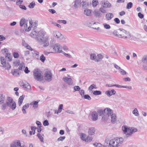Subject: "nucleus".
Instances as JSON below:
<instances>
[{
    "mask_svg": "<svg viewBox=\"0 0 147 147\" xmlns=\"http://www.w3.org/2000/svg\"><path fill=\"white\" fill-rule=\"evenodd\" d=\"M111 6V4L108 1L105 2L104 3L103 7H110Z\"/></svg>",
    "mask_w": 147,
    "mask_h": 147,
    "instance_id": "nucleus-30",
    "label": "nucleus"
},
{
    "mask_svg": "<svg viewBox=\"0 0 147 147\" xmlns=\"http://www.w3.org/2000/svg\"><path fill=\"white\" fill-rule=\"evenodd\" d=\"M86 140H85V141L86 142H91L92 140V137L88 136L87 137Z\"/></svg>",
    "mask_w": 147,
    "mask_h": 147,
    "instance_id": "nucleus-47",
    "label": "nucleus"
},
{
    "mask_svg": "<svg viewBox=\"0 0 147 147\" xmlns=\"http://www.w3.org/2000/svg\"><path fill=\"white\" fill-rule=\"evenodd\" d=\"M11 55L9 53H6L5 55V57L7 60L8 61H10L11 60Z\"/></svg>",
    "mask_w": 147,
    "mask_h": 147,
    "instance_id": "nucleus-33",
    "label": "nucleus"
},
{
    "mask_svg": "<svg viewBox=\"0 0 147 147\" xmlns=\"http://www.w3.org/2000/svg\"><path fill=\"white\" fill-rule=\"evenodd\" d=\"M0 66L2 67H5V69L9 70L11 68V66L8 62H6V60L5 57H0Z\"/></svg>",
    "mask_w": 147,
    "mask_h": 147,
    "instance_id": "nucleus-8",
    "label": "nucleus"
},
{
    "mask_svg": "<svg viewBox=\"0 0 147 147\" xmlns=\"http://www.w3.org/2000/svg\"><path fill=\"white\" fill-rule=\"evenodd\" d=\"M142 61L144 63H147V55H144L143 57Z\"/></svg>",
    "mask_w": 147,
    "mask_h": 147,
    "instance_id": "nucleus-37",
    "label": "nucleus"
},
{
    "mask_svg": "<svg viewBox=\"0 0 147 147\" xmlns=\"http://www.w3.org/2000/svg\"><path fill=\"white\" fill-rule=\"evenodd\" d=\"M25 20L24 18H22L20 22V25L21 26H23V25L24 24L25 22Z\"/></svg>",
    "mask_w": 147,
    "mask_h": 147,
    "instance_id": "nucleus-38",
    "label": "nucleus"
},
{
    "mask_svg": "<svg viewBox=\"0 0 147 147\" xmlns=\"http://www.w3.org/2000/svg\"><path fill=\"white\" fill-rule=\"evenodd\" d=\"M46 34V32L43 31L36 32L34 30L32 31L30 35L32 37L35 38L38 43L42 44L47 42L49 40V37L47 36H45Z\"/></svg>",
    "mask_w": 147,
    "mask_h": 147,
    "instance_id": "nucleus-1",
    "label": "nucleus"
},
{
    "mask_svg": "<svg viewBox=\"0 0 147 147\" xmlns=\"http://www.w3.org/2000/svg\"><path fill=\"white\" fill-rule=\"evenodd\" d=\"M103 56L100 54H98L96 56V59L95 60V62H98L100 61L103 58Z\"/></svg>",
    "mask_w": 147,
    "mask_h": 147,
    "instance_id": "nucleus-21",
    "label": "nucleus"
},
{
    "mask_svg": "<svg viewBox=\"0 0 147 147\" xmlns=\"http://www.w3.org/2000/svg\"><path fill=\"white\" fill-rule=\"evenodd\" d=\"M63 104H60L59 106L58 110L53 109V111L54 113V114H58L60 113L63 109Z\"/></svg>",
    "mask_w": 147,
    "mask_h": 147,
    "instance_id": "nucleus-16",
    "label": "nucleus"
},
{
    "mask_svg": "<svg viewBox=\"0 0 147 147\" xmlns=\"http://www.w3.org/2000/svg\"><path fill=\"white\" fill-rule=\"evenodd\" d=\"M65 56L69 58H71V55L69 54H67L64 52L62 51V53Z\"/></svg>",
    "mask_w": 147,
    "mask_h": 147,
    "instance_id": "nucleus-56",
    "label": "nucleus"
},
{
    "mask_svg": "<svg viewBox=\"0 0 147 147\" xmlns=\"http://www.w3.org/2000/svg\"><path fill=\"white\" fill-rule=\"evenodd\" d=\"M123 141V138H116L110 140L108 138H106L105 140V147H117L119 146Z\"/></svg>",
    "mask_w": 147,
    "mask_h": 147,
    "instance_id": "nucleus-3",
    "label": "nucleus"
},
{
    "mask_svg": "<svg viewBox=\"0 0 147 147\" xmlns=\"http://www.w3.org/2000/svg\"><path fill=\"white\" fill-rule=\"evenodd\" d=\"M81 1L79 0H76L75 1L74 7L76 8L78 7L80 4Z\"/></svg>",
    "mask_w": 147,
    "mask_h": 147,
    "instance_id": "nucleus-28",
    "label": "nucleus"
},
{
    "mask_svg": "<svg viewBox=\"0 0 147 147\" xmlns=\"http://www.w3.org/2000/svg\"><path fill=\"white\" fill-rule=\"evenodd\" d=\"M104 7H101L100 9V11L103 13H106V11L103 8Z\"/></svg>",
    "mask_w": 147,
    "mask_h": 147,
    "instance_id": "nucleus-57",
    "label": "nucleus"
},
{
    "mask_svg": "<svg viewBox=\"0 0 147 147\" xmlns=\"http://www.w3.org/2000/svg\"><path fill=\"white\" fill-rule=\"evenodd\" d=\"M133 6V3L131 2H129L127 5L126 7L128 9H130Z\"/></svg>",
    "mask_w": 147,
    "mask_h": 147,
    "instance_id": "nucleus-42",
    "label": "nucleus"
},
{
    "mask_svg": "<svg viewBox=\"0 0 147 147\" xmlns=\"http://www.w3.org/2000/svg\"><path fill=\"white\" fill-rule=\"evenodd\" d=\"M95 131V130L94 128L92 127L89 129L88 133L89 134L92 135L94 134Z\"/></svg>",
    "mask_w": 147,
    "mask_h": 147,
    "instance_id": "nucleus-25",
    "label": "nucleus"
},
{
    "mask_svg": "<svg viewBox=\"0 0 147 147\" xmlns=\"http://www.w3.org/2000/svg\"><path fill=\"white\" fill-rule=\"evenodd\" d=\"M57 22L59 23H60V22H61L63 24H65L67 23L66 21L64 20H59Z\"/></svg>",
    "mask_w": 147,
    "mask_h": 147,
    "instance_id": "nucleus-55",
    "label": "nucleus"
},
{
    "mask_svg": "<svg viewBox=\"0 0 147 147\" xmlns=\"http://www.w3.org/2000/svg\"><path fill=\"white\" fill-rule=\"evenodd\" d=\"M38 102L37 101H34L31 102L30 103V105H33V107L34 108H37L38 107Z\"/></svg>",
    "mask_w": 147,
    "mask_h": 147,
    "instance_id": "nucleus-23",
    "label": "nucleus"
},
{
    "mask_svg": "<svg viewBox=\"0 0 147 147\" xmlns=\"http://www.w3.org/2000/svg\"><path fill=\"white\" fill-rule=\"evenodd\" d=\"M23 0H17L16 4L17 5H19L22 3Z\"/></svg>",
    "mask_w": 147,
    "mask_h": 147,
    "instance_id": "nucleus-58",
    "label": "nucleus"
},
{
    "mask_svg": "<svg viewBox=\"0 0 147 147\" xmlns=\"http://www.w3.org/2000/svg\"><path fill=\"white\" fill-rule=\"evenodd\" d=\"M84 97L85 99H88L89 100H90L91 99L90 97L88 94L84 95Z\"/></svg>",
    "mask_w": 147,
    "mask_h": 147,
    "instance_id": "nucleus-50",
    "label": "nucleus"
},
{
    "mask_svg": "<svg viewBox=\"0 0 147 147\" xmlns=\"http://www.w3.org/2000/svg\"><path fill=\"white\" fill-rule=\"evenodd\" d=\"M13 57L15 58H18L19 57V55L17 53L14 52L13 53Z\"/></svg>",
    "mask_w": 147,
    "mask_h": 147,
    "instance_id": "nucleus-62",
    "label": "nucleus"
},
{
    "mask_svg": "<svg viewBox=\"0 0 147 147\" xmlns=\"http://www.w3.org/2000/svg\"><path fill=\"white\" fill-rule=\"evenodd\" d=\"M24 96L23 95L21 96L18 99V104L19 106H20L22 105L24 100Z\"/></svg>",
    "mask_w": 147,
    "mask_h": 147,
    "instance_id": "nucleus-20",
    "label": "nucleus"
},
{
    "mask_svg": "<svg viewBox=\"0 0 147 147\" xmlns=\"http://www.w3.org/2000/svg\"><path fill=\"white\" fill-rule=\"evenodd\" d=\"M53 36L59 40H62L64 38V36L59 32L57 31H55L53 32Z\"/></svg>",
    "mask_w": 147,
    "mask_h": 147,
    "instance_id": "nucleus-12",
    "label": "nucleus"
},
{
    "mask_svg": "<svg viewBox=\"0 0 147 147\" xmlns=\"http://www.w3.org/2000/svg\"><path fill=\"white\" fill-rule=\"evenodd\" d=\"M87 137L86 135L85 134L82 133L80 135V138L81 139L85 141L86 140V138Z\"/></svg>",
    "mask_w": 147,
    "mask_h": 147,
    "instance_id": "nucleus-35",
    "label": "nucleus"
},
{
    "mask_svg": "<svg viewBox=\"0 0 147 147\" xmlns=\"http://www.w3.org/2000/svg\"><path fill=\"white\" fill-rule=\"evenodd\" d=\"M11 144H13L17 146H21V143L20 140H16Z\"/></svg>",
    "mask_w": 147,
    "mask_h": 147,
    "instance_id": "nucleus-29",
    "label": "nucleus"
},
{
    "mask_svg": "<svg viewBox=\"0 0 147 147\" xmlns=\"http://www.w3.org/2000/svg\"><path fill=\"white\" fill-rule=\"evenodd\" d=\"M53 112H54L53 111V110L51 109L48 113H46V115L48 118H49L53 116L52 114Z\"/></svg>",
    "mask_w": 147,
    "mask_h": 147,
    "instance_id": "nucleus-26",
    "label": "nucleus"
},
{
    "mask_svg": "<svg viewBox=\"0 0 147 147\" xmlns=\"http://www.w3.org/2000/svg\"><path fill=\"white\" fill-rule=\"evenodd\" d=\"M123 80L125 82H130L131 81V79L129 78H123Z\"/></svg>",
    "mask_w": 147,
    "mask_h": 147,
    "instance_id": "nucleus-59",
    "label": "nucleus"
},
{
    "mask_svg": "<svg viewBox=\"0 0 147 147\" xmlns=\"http://www.w3.org/2000/svg\"><path fill=\"white\" fill-rule=\"evenodd\" d=\"M98 3L97 0H93L92 1V5L93 7H94L97 6Z\"/></svg>",
    "mask_w": 147,
    "mask_h": 147,
    "instance_id": "nucleus-32",
    "label": "nucleus"
},
{
    "mask_svg": "<svg viewBox=\"0 0 147 147\" xmlns=\"http://www.w3.org/2000/svg\"><path fill=\"white\" fill-rule=\"evenodd\" d=\"M43 125L44 126H46L49 125V123L47 120H45L43 122Z\"/></svg>",
    "mask_w": 147,
    "mask_h": 147,
    "instance_id": "nucleus-54",
    "label": "nucleus"
},
{
    "mask_svg": "<svg viewBox=\"0 0 147 147\" xmlns=\"http://www.w3.org/2000/svg\"><path fill=\"white\" fill-rule=\"evenodd\" d=\"M98 112L99 116H102V119H107L110 116H111V119H116V115L113 113V110L109 108H106L104 110L100 109Z\"/></svg>",
    "mask_w": 147,
    "mask_h": 147,
    "instance_id": "nucleus-2",
    "label": "nucleus"
},
{
    "mask_svg": "<svg viewBox=\"0 0 147 147\" xmlns=\"http://www.w3.org/2000/svg\"><path fill=\"white\" fill-rule=\"evenodd\" d=\"M6 99L5 96L3 94H0V104L3 103Z\"/></svg>",
    "mask_w": 147,
    "mask_h": 147,
    "instance_id": "nucleus-18",
    "label": "nucleus"
},
{
    "mask_svg": "<svg viewBox=\"0 0 147 147\" xmlns=\"http://www.w3.org/2000/svg\"><path fill=\"white\" fill-rule=\"evenodd\" d=\"M122 129L126 137L127 138L131 136L133 133L137 131V128L134 127H130L126 125L122 127Z\"/></svg>",
    "mask_w": 147,
    "mask_h": 147,
    "instance_id": "nucleus-5",
    "label": "nucleus"
},
{
    "mask_svg": "<svg viewBox=\"0 0 147 147\" xmlns=\"http://www.w3.org/2000/svg\"><path fill=\"white\" fill-rule=\"evenodd\" d=\"M53 49L56 53H61L62 52V47L58 43H56L54 45Z\"/></svg>",
    "mask_w": 147,
    "mask_h": 147,
    "instance_id": "nucleus-11",
    "label": "nucleus"
},
{
    "mask_svg": "<svg viewBox=\"0 0 147 147\" xmlns=\"http://www.w3.org/2000/svg\"><path fill=\"white\" fill-rule=\"evenodd\" d=\"M96 85L94 84H93L91 85L88 88V90L89 91H92V90L94 88H95V89H96Z\"/></svg>",
    "mask_w": 147,
    "mask_h": 147,
    "instance_id": "nucleus-34",
    "label": "nucleus"
},
{
    "mask_svg": "<svg viewBox=\"0 0 147 147\" xmlns=\"http://www.w3.org/2000/svg\"><path fill=\"white\" fill-rule=\"evenodd\" d=\"M30 24V26L28 27L27 29V24H26L25 26H24L25 28H26V31H30L31 28H33L34 30L35 29L36 27L37 26V24L35 23H34L33 24L32 22L31 21H29Z\"/></svg>",
    "mask_w": 147,
    "mask_h": 147,
    "instance_id": "nucleus-10",
    "label": "nucleus"
},
{
    "mask_svg": "<svg viewBox=\"0 0 147 147\" xmlns=\"http://www.w3.org/2000/svg\"><path fill=\"white\" fill-rule=\"evenodd\" d=\"M96 147H105V143L104 145L102 146L100 143H98L97 145H96Z\"/></svg>",
    "mask_w": 147,
    "mask_h": 147,
    "instance_id": "nucleus-60",
    "label": "nucleus"
},
{
    "mask_svg": "<svg viewBox=\"0 0 147 147\" xmlns=\"http://www.w3.org/2000/svg\"><path fill=\"white\" fill-rule=\"evenodd\" d=\"M101 92L100 91H95L93 92V94L94 95H99L101 94Z\"/></svg>",
    "mask_w": 147,
    "mask_h": 147,
    "instance_id": "nucleus-45",
    "label": "nucleus"
},
{
    "mask_svg": "<svg viewBox=\"0 0 147 147\" xmlns=\"http://www.w3.org/2000/svg\"><path fill=\"white\" fill-rule=\"evenodd\" d=\"M45 57L42 54L40 57V60L42 62H44L45 61Z\"/></svg>",
    "mask_w": 147,
    "mask_h": 147,
    "instance_id": "nucleus-46",
    "label": "nucleus"
},
{
    "mask_svg": "<svg viewBox=\"0 0 147 147\" xmlns=\"http://www.w3.org/2000/svg\"><path fill=\"white\" fill-rule=\"evenodd\" d=\"M120 31V34L116 30H115L113 32V34L115 36L121 38L129 39L131 37L129 32L122 29H119Z\"/></svg>",
    "mask_w": 147,
    "mask_h": 147,
    "instance_id": "nucleus-4",
    "label": "nucleus"
},
{
    "mask_svg": "<svg viewBox=\"0 0 147 147\" xmlns=\"http://www.w3.org/2000/svg\"><path fill=\"white\" fill-rule=\"evenodd\" d=\"M20 7L22 9H24L25 10H26V7L23 5H19Z\"/></svg>",
    "mask_w": 147,
    "mask_h": 147,
    "instance_id": "nucleus-63",
    "label": "nucleus"
},
{
    "mask_svg": "<svg viewBox=\"0 0 147 147\" xmlns=\"http://www.w3.org/2000/svg\"><path fill=\"white\" fill-rule=\"evenodd\" d=\"M80 89V87L78 86H75L74 87V92L79 90Z\"/></svg>",
    "mask_w": 147,
    "mask_h": 147,
    "instance_id": "nucleus-43",
    "label": "nucleus"
},
{
    "mask_svg": "<svg viewBox=\"0 0 147 147\" xmlns=\"http://www.w3.org/2000/svg\"><path fill=\"white\" fill-rule=\"evenodd\" d=\"M7 105L12 110H14L16 108V104L13 98L10 97L7 98L6 101Z\"/></svg>",
    "mask_w": 147,
    "mask_h": 147,
    "instance_id": "nucleus-6",
    "label": "nucleus"
},
{
    "mask_svg": "<svg viewBox=\"0 0 147 147\" xmlns=\"http://www.w3.org/2000/svg\"><path fill=\"white\" fill-rule=\"evenodd\" d=\"M92 119H102V116H99L98 111H94L91 113Z\"/></svg>",
    "mask_w": 147,
    "mask_h": 147,
    "instance_id": "nucleus-13",
    "label": "nucleus"
},
{
    "mask_svg": "<svg viewBox=\"0 0 147 147\" xmlns=\"http://www.w3.org/2000/svg\"><path fill=\"white\" fill-rule=\"evenodd\" d=\"M13 65L15 66H17L19 65L20 64V62L19 60H16L13 61Z\"/></svg>",
    "mask_w": 147,
    "mask_h": 147,
    "instance_id": "nucleus-41",
    "label": "nucleus"
},
{
    "mask_svg": "<svg viewBox=\"0 0 147 147\" xmlns=\"http://www.w3.org/2000/svg\"><path fill=\"white\" fill-rule=\"evenodd\" d=\"M132 113L136 116H138L139 115L138 110L136 108H135L132 111Z\"/></svg>",
    "mask_w": 147,
    "mask_h": 147,
    "instance_id": "nucleus-31",
    "label": "nucleus"
},
{
    "mask_svg": "<svg viewBox=\"0 0 147 147\" xmlns=\"http://www.w3.org/2000/svg\"><path fill=\"white\" fill-rule=\"evenodd\" d=\"M79 92L82 96V97H84V91L83 90H81L80 91H79Z\"/></svg>",
    "mask_w": 147,
    "mask_h": 147,
    "instance_id": "nucleus-53",
    "label": "nucleus"
},
{
    "mask_svg": "<svg viewBox=\"0 0 147 147\" xmlns=\"http://www.w3.org/2000/svg\"><path fill=\"white\" fill-rule=\"evenodd\" d=\"M113 17V14L111 13H107L105 16L106 19L108 20H110Z\"/></svg>",
    "mask_w": 147,
    "mask_h": 147,
    "instance_id": "nucleus-19",
    "label": "nucleus"
},
{
    "mask_svg": "<svg viewBox=\"0 0 147 147\" xmlns=\"http://www.w3.org/2000/svg\"><path fill=\"white\" fill-rule=\"evenodd\" d=\"M84 14L87 16H89L91 14V10L88 9H86L84 10Z\"/></svg>",
    "mask_w": 147,
    "mask_h": 147,
    "instance_id": "nucleus-27",
    "label": "nucleus"
},
{
    "mask_svg": "<svg viewBox=\"0 0 147 147\" xmlns=\"http://www.w3.org/2000/svg\"><path fill=\"white\" fill-rule=\"evenodd\" d=\"M24 64L22 63L18 67V69L19 70H23L24 68Z\"/></svg>",
    "mask_w": 147,
    "mask_h": 147,
    "instance_id": "nucleus-52",
    "label": "nucleus"
},
{
    "mask_svg": "<svg viewBox=\"0 0 147 147\" xmlns=\"http://www.w3.org/2000/svg\"><path fill=\"white\" fill-rule=\"evenodd\" d=\"M66 112L70 114H74V113L72 111L69 110H67L65 111Z\"/></svg>",
    "mask_w": 147,
    "mask_h": 147,
    "instance_id": "nucleus-61",
    "label": "nucleus"
},
{
    "mask_svg": "<svg viewBox=\"0 0 147 147\" xmlns=\"http://www.w3.org/2000/svg\"><path fill=\"white\" fill-rule=\"evenodd\" d=\"M35 5V3L34 1H32L28 5V7L30 8H33L34 7Z\"/></svg>",
    "mask_w": 147,
    "mask_h": 147,
    "instance_id": "nucleus-39",
    "label": "nucleus"
},
{
    "mask_svg": "<svg viewBox=\"0 0 147 147\" xmlns=\"http://www.w3.org/2000/svg\"><path fill=\"white\" fill-rule=\"evenodd\" d=\"M116 93L115 91L113 89L111 90H108L105 92V94L109 96H110L113 94H114Z\"/></svg>",
    "mask_w": 147,
    "mask_h": 147,
    "instance_id": "nucleus-17",
    "label": "nucleus"
},
{
    "mask_svg": "<svg viewBox=\"0 0 147 147\" xmlns=\"http://www.w3.org/2000/svg\"><path fill=\"white\" fill-rule=\"evenodd\" d=\"M29 106V104H26L24 105L22 107V111L24 114L26 113V109L28 108Z\"/></svg>",
    "mask_w": 147,
    "mask_h": 147,
    "instance_id": "nucleus-24",
    "label": "nucleus"
},
{
    "mask_svg": "<svg viewBox=\"0 0 147 147\" xmlns=\"http://www.w3.org/2000/svg\"><path fill=\"white\" fill-rule=\"evenodd\" d=\"M94 15L96 16H99L100 15V13L98 11H94Z\"/></svg>",
    "mask_w": 147,
    "mask_h": 147,
    "instance_id": "nucleus-48",
    "label": "nucleus"
},
{
    "mask_svg": "<svg viewBox=\"0 0 147 147\" xmlns=\"http://www.w3.org/2000/svg\"><path fill=\"white\" fill-rule=\"evenodd\" d=\"M45 79L48 82L51 81L52 80V75L51 72L47 71L45 72L44 74Z\"/></svg>",
    "mask_w": 147,
    "mask_h": 147,
    "instance_id": "nucleus-9",
    "label": "nucleus"
},
{
    "mask_svg": "<svg viewBox=\"0 0 147 147\" xmlns=\"http://www.w3.org/2000/svg\"><path fill=\"white\" fill-rule=\"evenodd\" d=\"M114 21L117 24H119L120 22V21L119 19L117 18H116L114 19Z\"/></svg>",
    "mask_w": 147,
    "mask_h": 147,
    "instance_id": "nucleus-64",
    "label": "nucleus"
},
{
    "mask_svg": "<svg viewBox=\"0 0 147 147\" xmlns=\"http://www.w3.org/2000/svg\"><path fill=\"white\" fill-rule=\"evenodd\" d=\"M11 73L12 75L14 76H18L19 75V73L18 72V69H14L12 70Z\"/></svg>",
    "mask_w": 147,
    "mask_h": 147,
    "instance_id": "nucleus-22",
    "label": "nucleus"
},
{
    "mask_svg": "<svg viewBox=\"0 0 147 147\" xmlns=\"http://www.w3.org/2000/svg\"><path fill=\"white\" fill-rule=\"evenodd\" d=\"M34 78L38 81L43 80V76L42 75L41 71L38 69H35L33 72Z\"/></svg>",
    "mask_w": 147,
    "mask_h": 147,
    "instance_id": "nucleus-7",
    "label": "nucleus"
},
{
    "mask_svg": "<svg viewBox=\"0 0 147 147\" xmlns=\"http://www.w3.org/2000/svg\"><path fill=\"white\" fill-rule=\"evenodd\" d=\"M96 56L94 53L91 54L90 56V59L92 60H94L95 61V60L96 59Z\"/></svg>",
    "mask_w": 147,
    "mask_h": 147,
    "instance_id": "nucleus-36",
    "label": "nucleus"
},
{
    "mask_svg": "<svg viewBox=\"0 0 147 147\" xmlns=\"http://www.w3.org/2000/svg\"><path fill=\"white\" fill-rule=\"evenodd\" d=\"M20 86L28 91L30 90L31 89V87L28 83L24 84L23 82H21Z\"/></svg>",
    "mask_w": 147,
    "mask_h": 147,
    "instance_id": "nucleus-15",
    "label": "nucleus"
},
{
    "mask_svg": "<svg viewBox=\"0 0 147 147\" xmlns=\"http://www.w3.org/2000/svg\"><path fill=\"white\" fill-rule=\"evenodd\" d=\"M119 71L120 74L122 75H124L127 74V72L124 70L121 69H120Z\"/></svg>",
    "mask_w": 147,
    "mask_h": 147,
    "instance_id": "nucleus-44",
    "label": "nucleus"
},
{
    "mask_svg": "<svg viewBox=\"0 0 147 147\" xmlns=\"http://www.w3.org/2000/svg\"><path fill=\"white\" fill-rule=\"evenodd\" d=\"M63 80L65 82L69 85H72L73 84V82L72 79L70 78L64 77L63 78Z\"/></svg>",
    "mask_w": 147,
    "mask_h": 147,
    "instance_id": "nucleus-14",
    "label": "nucleus"
},
{
    "mask_svg": "<svg viewBox=\"0 0 147 147\" xmlns=\"http://www.w3.org/2000/svg\"><path fill=\"white\" fill-rule=\"evenodd\" d=\"M37 137L38 138L40 139V141L42 142H44L43 138L41 136V134L39 133L37 134Z\"/></svg>",
    "mask_w": 147,
    "mask_h": 147,
    "instance_id": "nucleus-40",
    "label": "nucleus"
},
{
    "mask_svg": "<svg viewBox=\"0 0 147 147\" xmlns=\"http://www.w3.org/2000/svg\"><path fill=\"white\" fill-rule=\"evenodd\" d=\"M65 138V136H61L58 138L57 139V140L58 141H62L64 140Z\"/></svg>",
    "mask_w": 147,
    "mask_h": 147,
    "instance_id": "nucleus-49",
    "label": "nucleus"
},
{
    "mask_svg": "<svg viewBox=\"0 0 147 147\" xmlns=\"http://www.w3.org/2000/svg\"><path fill=\"white\" fill-rule=\"evenodd\" d=\"M103 25H104L105 28L106 29H109L111 28L109 24H104Z\"/></svg>",
    "mask_w": 147,
    "mask_h": 147,
    "instance_id": "nucleus-51",
    "label": "nucleus"
}]
</instances>
